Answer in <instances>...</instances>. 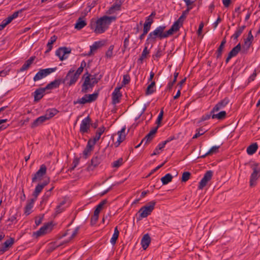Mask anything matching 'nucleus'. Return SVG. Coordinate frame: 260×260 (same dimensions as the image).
Wrapping results in <instances>:
<instances>
[{"instance_id":"9d476101","label":"nucleus","mask_w":260,"mask_h":260,"mask_svg":"<svg viewBox=\"0 0 260 260\" xmlns=\"http://www.w3.org/2000/svg\"><path fill=\"white\" fill-rule=\"evenodd\" d=\"M71 50L70 48L66 47H60L56 50L55 54L59 58L60 60L62 61L68 58V56L66 54H70L71 52Z\"/></svg>"},{"instance_id":"de8ad7c7","label":"nucleus","mask_w":260,"mask_h":260,"mask_svg":"<svg viewBox=\"0 0 260 260\" xmlns=\"http://www.w3.org/2000/svg\"><path fill=\"white\" fill-rule=\"evenodd\" d=\"M131 78L128 74L124 75L123 76V80L122 81L121 87L128 84L130 82Z\"/></svg>"},{"instance_id":"6ab92c4d","label":"nucleus","mask_w":260,"mask_h":260,"mask_svg":"<svg viewBox=\"0 0 260 260\" xmlns=\"http://www.w3.org/2000/svg\"><path fill=\"white\" fill-rule=\"evenodd\" d=\"M36 58L35 56H31L28 59H27L23 66L20 68L18 72H22L26 70H27L31 66V64L33 63L34 61Z\"/></svg>"},{"instance_id":"4468645a","label":"nucleus","mask_w":260,"mask_h":260,"mask_svg":"<svg viewBox=\"0 0 260 260\" xmlns=\"http://www.w3.org/2000/svg\"><path fill=\"white\" fill-rule=\"evenodd\" d=\"M95 144V143L93 142L91 140H88L87 144L83 152L85 158H87L91 154V152L93 150Z\"/></svg>"},{"instance_id":"c756f323","label":"nucleus","mask_w":260,"mask_h":260,"mask_svg":"<svg viewBox=\"0 0 260 260\" xmlns=\"http://www.w3.org/2000/svg\"><path fill=\"white\" fill-rule=\"evenodd\" d=\"M258 145L257 143H253L247 147V152L249 155H252L256 151Z\"/></svg>"},{"instance_id":"e433bc0d","label":"nucleus","mask_w":260,"mask_h":260,"mask_svg":"<svg viewBox=\"0 0 260 260\" xmlns=\"http://www.w3.org/2000/svg\"><path fill=\"white\" fill-rule=\"evenodd\" d=\"M173 178V176L171 174H167L161 178V181L163 185H166L170 182Z\"/></svg>"},{"instance_id":"b1692460","label":"nucleus","mask_w":260,"mask_h":260,"mask_svg":"<svg viewBox=\"0 0 260 260\" xmlns=\"http://www.w3.org/2000/svg\"><path fill=\"white\" fill-rule=\"evenodd\" d=\"M36 200L31 199L27 201V203L24 208V214L26 215H28L31 213V210L34 206V204Z\"/></svg>"},{"instance_id":"603ef678","label":"nucleus","mask_w":260,"mask_h":260,"mask_svg":"<svg viewBox=\"0 0 260 260\" xmlns=\"http://www.w3.org/2000/svg\"><path fill=\"white\" fill-rule=\"evenodd\" d=\"M123 164V158L122 157L119 158L116 161H114L112 163V167L113 168H118L121 166Z\"/></svg>"},{"instance_id":"f704fd0d","label":"nucleus","mask_w":260,"mask_h":260,"mask_svg":"<svg viewBox=\"0 0 260 260\" xmlns=\"http://www.w3.org/2000/svg\"><path fill=\"white\" fill-rule=\"evenodd\" d=\"M219 148V146H213L207 152H206L205 154L201 155L199 157V158H204L208 155H211L213 153H216L217 152H218Z\"/></svg>"},{"instance_id":"680f3d73","label":"nucleus","mask_w":260,"mask_h":260,"mask_svg":"<svg viewBox=\"0 0 260 260\" xmlns=\"http://www.w3.org/2000/svg\"><path fill=\"white\" fill-rule=\"evenodd\" d=\"M163 115H164V111H163V109H162L161 110V111H160V113H159V114L157 117V120L156 121V123L158 125L159 124H160V123L162 119Z\"/></svg>"},{"instance_id":"f8f14e48","label":"nucleus","mask_w":260,"mask_h":260,"mask_svg":"<svg viewBox=\"0 0 260 260\" xmlns=\"http://www.w3.org/2000/svg\"><path fill=\"white\" fill-rule=\"evenodd\" d=\"M49 178H48V179L44 180L43 182L39 183L36 186L35 190L32 193V196L34 197V199L37 200L38 196L41 192L43 189L44 188L45 186H46L47 185L49 184Z\"/></svg>"},{"instance_id":"ddd939ff","label":"nucleus","mask_w":260,"mask_h":260,"mask_svg":"<svg viewBox=\"0 0 260 260\" xmlns=\"http://www.w3.org/2000/svg\"><path fill=\"white\" fill-rule=\"evenodd\" d=\"M121 86L116 87L112 94V102L116 104L119 103L122 96V93L120 92Z\"/></svg>"},{"instance_id":"a18cd8bd","label":"nucleus","mask_w":260,"mask_h":260,"mask_svg":"<svg viewBox=\"0 0 260 260\" xmlns=\"http://www.w3.org/2000/svg\"><path fill=\"white\" fill-rule=\"evenodd\" d=\"M224 46L222 45V44H220L219 46L218 47L217 50L216 51L215 55L216 58H219L221 57L222 51L223 50Z\"/></svg>"},{"instance_id":"f03ea898","label":"nucleus","mask_w":260,"mask_h":260,"mask_svg":"<svg viewBox=\"0 0 260 260\" xmlns=\"http://www.w3.org/2000/svg\"><path fill=\"white\" fill-rule=\"evenodd\" d=\"M166 28L165 25H160L156 27L153 31L150 32L146 40V44H151L150 48H152L154 43H155L156 39L162 40L164 38H168L169 36L167 31H165Z\"/></svg>"},{"instance_id":"aec40b11","label":"nucleus","mask_w":260,"mask_h":260,"mask_svg":"<svg viewBox=\"0 0 260 260\" xmlns=\"http://www.w3.org/2000/svg\"><path fill=\"white\" fill-rule=\"evenodd\" d=\"M45 89L44 88H39L34 92V101L38 102L40 101L44 96Z\"/></svg>"},{"instance_id":"13d9d810","label":"nucleus","mask_w":260,"mask_h":260,"mask_svg":"<svg viewBox=\"0 0 260 260\" xmlns=\"http://www.w3.org/2000/svg\"><path fill=\"white\" fill-rule=\"evenodd\" d=\"M162 55V51L160 48H159L155 54L152 55V58L154 59H158Z\"/></svg>"},{"instance_id":"a19ab883","label":"nucleus","mask_w":260,"mask_h":260,"mask_svg":"<svg viewBox=\"0 0 260 260\" xmlns=\"http://www.w3.org/2000/svg\"><path fill=\"white\" fill-rule=\"evenodd\" d=\"M86 62L84 60H83L81 63L80 67L78 68L75 72H74V73L79 77L81 74L83 72L84 68L86 66Z\"/></svg>"},{"instance_id":"5701e85b","label":"nucleus","mask_w":260,"mask_h":260,"mask_svg":"<svg viewBox=\"0 0 260 260\" xmlns=\"http://www.w3.org/2000/svg\"><path fill=\"white\" fill-rule=\"evenodd\" d=\"M151 242V238L148 234H145L141 239V244L142 248L145 250L148 247Z\"/></svg>"},{"instance_id":"a211bd4d","label":"nucleus","mask_w":260,"mask_h":260,"mask_svg":"<svg viewBox=\"0 0 260 260\" xmlns=\"http://www.w3.org/2000/svg\"><path fill=\"white\" fill-rule=\"evenodd\" d=\"M14 243V239L10 238L7 240L3 244L2 248L0 249V254L4 253L6 251L8 248L11 247Z\"/></svg>"},{"instance_id":"7ed1b4c3","label":"nucleus","mask_w":260,"mask_h":260,"mask_svg":"<svg viewBox=\"0 0 260 260\" xmlns=\"http://www.w3.org/2000/svg\"><path fill=\"white\" fill-rule=\"evenodd\" d=\"M102 76L100 75L98 78H91V75L86 71L82 76V79L84 81L82 85L81 92L87 93L92 90L94 86L100 81Z\"/></svg>"},{"instance_id":"473e14b6","label":"nucleus","mask_w":260,"mask_h":260,"mask_svg":"<svg viewBox=\"0 0 260 260\" xmlns=\"http://www.w3.org/2000/svg\"><path fill=\"white\" fill-rule=\"evenodd\" d=\"M119 234V232L118 230L117 226H116L114 229V233L113 234L112 237L110 240V242L112 245H115L116 244V241L118 238Z\"/></svg>"},{"instance_id":"4c0bfd02","label":"nucleus","mask_w":260,"mask_h":260,"mask_svg":"<svg viewBox=\"0 0 260 260\" xmlns=\"http://www.w3.org/2000/svg\"><path fill=\"white\" fill-rule=\"evenodd\" d=\"M226 113L225 111H222L217 114H213L212 115L213 119H217L219 120L223 119L226 116Z\"/></svg>"},{"instance_id":"c9c22d12","label":"nucleus","mask_w":260,"mask_h":260,"mask_svg":"<svg viewBox=\"0 0 260 260\" xmlns=\"http://www.w3.org/2000/svg\"><path fill=\"white\" fill-rule=\"evenodd\" d=\"M192 7H188L187 9L182 12V15L178 18L179 21H181V23H183V22L186 18L187 15L188 14L189 12L192 9Z\"/></svg>"},{"instance_id":"4d7b16f0","label":"nucleus","mask_w":260,"mask_h":260,"mask_svg":"<svg viewBox=\"0 0 260 260\" xmlns=\"http://www.w3.org/2000/svg\"><path fill=\"white\" fill-rule=\"evenodd\" d=\"M149 45H146V43H145V47L142 51V53L141 54V56H142V57L146 58L147 55H148L150 53L149 50H148V47Z\"/></svg>"},{"instance_id":"052dcab7","label":"nucleus","mask_w":260,"mask_h":260,"mask_svg":"<svg viewBox=\"0 0 260 260\" xmlns=\"http://www.w3.org/2000/svg\"><path fill=\"white\" fill-rule=\"evenodd\" d=\"M52 193L49 191H47L44 194L42 197V202H47L48 199L51 196Z\"/></svg>"},{"instance_id":"0eeeda50","label":"nucleus","mask_w":260,"mask_h":260,"mask_svg":"<svg viewBox=\"0 0 260 260\" xmlns=\"http://www.w3.org/2000/svg\"><path fill=\"white\" fill-rule=\"evenodd\" d=\"M91 122V119L89 116H87L82 120L80 126V132L82 134L89 133Z\"/></svg>"},{"instance_id":"6e6552de","label":"nucleus","mask_w":260,"mask_h":260,"mask_svg":"<svg viewBox=\"0 0 260 260\" xmlns=\"http://www.w3.org/2000/svg\"><path fill=\"white\" fill-rule=\"evenodd\" d=\"M74 72L75 70L73 69H71L62 82L64 83L66 80H69V82L68 83L69 86L75 84L79 79V77L74 73Z\"/></svg>"},{"instance_id":"338daca9","label":"nucleus","mask_w":260,"mask_h":260,"mask_svg":"<svg viewBox=\"0 0 260 260\" xmlns=\"http://www.w3.org/2000/svg\"><path fill=\"white\" fill-rule=\"evenodd\" d=\"M13 18L11 16H9L6 19H4L2 22L4 23V24L6 26L9 23H10L13 20Z\"/></svg>"},{"instance_id":"f257e3e1","label":"nucleus","mask_w":260,"mask_h":260,"mask_svg":"<svg viewBox=\"0 0 260 260\" xmlns=\"http://www.w3.org/2000/svg\"><path fill=\"white\" fill-rule=\"evenodd\" d=\"M116 19V16L104 15L98 19L92 18L89 22V27L96 34L105 32L109 27L113 21Z\"/></svg>"},{"instance_id":"5fc2aeb1","label":"nucleus","mask_w":260,"mask_h":260,"mask_svg":"<svg viewBox=\"0 0 260 260\" xmlns=\"http://www.w3.org/2000/svg\"><path fill=\"white\" fill-rule=\"evenodd\" d=\"M56 70V67L53 68H47V69H42V70L44 72V74L45 77L47 76V75H49L51 73L55 71Z\"/></svg>"},{"instance_id":"cd10ccee","label":"nucleus","mask_w":260,"mask_h":260,"mask_svg":"<svg viewBox=\"0 0 260 260\" xmlns=\"http://www.w3.org/2000/svg\"><path fill=\"white\" fill-rule=\"evenodd\" d=\"M87 25L85 20H83V18L79 17L75 25V28L78 30H80Z\"/></svg>"},{"instance_id":"09e8293b","label":"nucleus","mask_w":260,"mask_h":260,"mask_svg":"<svg viewBox=\"0 0 260 260\" xmlns=\"http://www.w3.org/2000/svg\"><path fill=\"white\" fill-rule=\"evenodd\" d=\"M98 92L93 93L91 94H87V99L88 100L89 103H91L92 102L95 101L98 98Z\"/></svg>"},{"instance_id":"8fccbe9b","label":"nucleus","mask_w":260,"mask_h":260,"mask_svg":"<svg viewBox=\"0 0 260 260\" xmlns=\"http://www.w3.org/2000/svg\"><path fill=\"white\" fill-rule=\"evenodd\" d=\"M107 202L106 199L103 200L96 206V208L102 211L106 207Z\"/></svg>"},{"instance_id":"7c9ffc66","label":"nucleus","mask_w":260,"mask_h":260,"mask_svg":"<svg viewBox=\"0 0 260 260\" xmlns=\"http://www.w3.org/2000/svg\"><path fill=\"white\" fill-rule=\"evenodd\" d=\"M245 28V25H243L241 26H239L237 28V30L232 36V38H233L234 40H237L238 38L241 35L243 32V30Z\"/></svg>"},{"instance_id":"9b49d317","label":"nucleus","mask_w":260,"mask_h":260,"mask_svg":"<svg viewBox=\"0 0 260 260\" xmlns=\"http://www.w3.org/2000/svg\"><path fill=\"white\" fill-rule=\"evenodd\" d=\"M213 176V171L211 170L207 171L204 174L203 178L199 182L198 186L199 189H202L205 186H206L208 181H209Z\"/></svg>"},{"instance_id":"393cba45","label":"nucleus","mask_w":260,"mask_h":260,"mask_svg":"<svg viewBox=\"0 0 260 260\" xmlns=\"http://www.w3.org/2000/svg\"><path fill=\"white\" fill-rule=\"evenodd\" d=\"M61 79H55L53 81H52L50 83L48 84L44 88L45 89V90L56 88L59 86L60 84H61Z\"/></svg>"},{"instance_id":"412c9836","label":"nucleus","mask_w":260,"mask_h":260,"mask_svg":"<svg viewBox=\"0 0 260 260\" xmlns=\"http://www.w3.org/2000/svg\"><path fill=\"white\" fill-rule=\"evenodd\" d=\"M104 45L102 41H99L94 42V43L90 46V51L87 54L88 56H91L93 53L97 50L100 47Z\"/></svg>"},{"instance_id":"79ce46f5","label":"nucleus","mask_w":260,"mask_h":260,"mask_svg":"<svg viewBox=\"0 0 260 260\" xmlns=\"http://www.w3.org/2000/svg\"><path fill=\"white\" fill-rule=\"evenodd\" d=\"M87 98V94H85L84 96L82 98L78 99V100L76 101H74V104L75 105L78 103L81 104H85L86 103H89Z\"/></svg>"},{"instance_id":"423d86ee","label":"nucleus","mask_w":260,"mask_h":260,"mask_svg":"<svg viewBox=\"0 0 260 260\" xmlns=\"http://www.w3.org/2000/svg\"><path fill=\"white\" fill-rule=\"evenodd\" d=\"M103 155L99 152H96L94 154L91 159L90 164L88 166L87 169L88 171H93L94 168L97 167L102 161Z\"/></svg>"},{"instance_id":"6e6d98bb","label":"nucleus","mask_w":260,"mask_h":260,"mask_svg":"<svg viewBox=\"0 0 260 260\" xmlns=\"http://www.w3.org/2000/svg\"><path fill=\"white\" fill-rule=\"evenodd\" d=\"M175 139V136H172L168 138L166 141H163L162 142L159 143V146L161 148H164L165 145L170 141Z\"/></svg>"},{"instance_id":"37998d69","label":"nucleus","mask_w":260,"mask_h":260,"mask_svg":"<svg viewBox=\"0 0 260 260\" xmlns=\"http://www.w3.org/2000/svg\"><path fill=\"white\" fill-rule=\"evenodd\" d=\"M45 77L44 72L42 70V69H40L39 71L36 74L35 77H34V81H37L39 80L42 79V78H44Z\"/></svg>"},{"instance_id":"0e129e2a","label":"nucleus","mask_w":260,"mask_h":260,"mask_svg":"<svg viewBox=\"0 0 260 260\" xmlns=\"http://www.w3.org/2000/svg\"><path fill=\"white\" fill-rule=\"evenodd\" d=\"M80 161V159L79 158H75L74 159L73 161V167L71 168V170H74L79 164Z\"/></svg>"},{"instance_id":"864d4df0","label":"nucleus","mask_w":260,"mask_h":260,"mask_svg":"<svg viewBox=\"0 0 260 260\" xmlns=\"http://www.w3.org/2000/svg\"><path fill=\"white\" fill-rule=\"evenodd\" d=\"M153 139V137L150 136L147 134L142 140V142H144V145L149 143Z\"/></svg>"},{"instance_id":"c85d7f7f","label":"nucleus","mask_w":260,"mask_h":260,"mask_svg":"<svg viewBox=\"0 0 260 260\" xmlns=\"http://www.w3.org/2000/svg\"><path fill=\"white\" fill-rule=\"evenodd\" d=\"M58 112V111L56 109H50L46 111V113L44 115V116L46 117L47 120H48L50 118H52L55 115H56Z\"/></svg>"},{"instance_id":"3c124183","label":"nucleus","mask_w":260,"mask_h":260,"mask_svg":"<svg viewBox=\"0 0 260 260\" xmlns=\"http://www.w3.org/2000/svg\"><path fill=\"white\" fill-rule=\"evenodd\" d=\"M191 174L189 172H184L182 174V178H181V181L182 182H185L189 180L190 178Z\"/></svg>"},{"instance_id":"774afa93","label":"nucleus","mask_w":260,"mask_h":260,"mask_svg":"<svg viewBox=\"0 0 260 260\" xmlns=\"http://www.w3.org/2000/svg\"><path fill=\"white\" fill-rule=\"evenodd\" d=\"M257 75L256 70H255L254 71V72L252 73V75L249 77L248 78V82H250L251 81H253L255 80V78Z\"/></svg>"},{"instance_id":"f3484780","label":"nucleus","mask_w":260,"mask_h":260,"mask_svg":"<svg viewBox=\"0 0 260 260\" xmlns=\"http://www.w3.org/2000/svg\"><path fill=\"white\" fill-rule=\"evenodd\" d=\"M182 25L183 23H181V21H179L178 19L172 25L171 27L167 31L169 36H171L174 32L179 30V28L182 26Z\"/></svg>"},{"instance_id":"4be33fe9","label":"nucleus","mask_w":260,"mask_h":260,"mask_svg":"<svg viewBox=\"0 0 260 260\" xmlns=\"http://www.w3.org/2000/svg\"><path fill=\"white\" fill-rule=\"evenodd\" d=\"M106 129V127L103 125L102 126L98 128L95 133V136L93 138H90L89 140H91V141L96 143L98 141H99L101 138L102 135L104 133Z\"/></svg>"},{"instance_id":"e2e57ef3","label":"nucleus","mask_w":260,"mask_h":260,"mask_svg":"<svg viewBox=\"0 0 260 260\" xmlns=\"http://www.w3.org/2000/svg\"><path fill=\"white\" fill-rule=\"evenodd\" d=\"M99 219V216H96V215L93 214L90 219V223L91 225H94L96 224V222L98 221Z\"/></svg>"},{"instance_id":"72a5a7b5","label":"nucleus","mask_w":260,"mask_h":260,"mask_svg":"<svg viewBox=\"0 0 260 260\" xmlns=\"http://www.w3.org/2000/svg\"><path fill=\"white\" fill-rule=\"evenodd\" d=\"M155 91V82L152 81L148 86L146 90V94L149 95L152 94Z\"/></svg>"},{"instance_id":"bf43d9fd","label":"nucleus","mask_w":260,"mask_h":260,"mask_svg":"<svg viewBox=\"0 0 260 260\" xmlns=\"http://www.w3.org/2000/svg\"><path fill=\"white\" fill-rule=\"evenodd\" d=\"M203 129L202 128H199L196 129V134L193 136L192 139H197L199 137L203 135L205 132H202Z\"/></svg>"},{"instance_id":"49530a36","label":"nucleus","mask_w":260,"mask_h":260,"mask_svg":"<svg viewBox=\"0 0 260 260\" xmlns=\"http://www.w3.org/2000/svg\"><path fill=\"white\" fill-rule=\"evenodd\" d=\"M114 49V45H110L106 52L105 56L107 58H111L113 56V50Z\"/></svg>"},{"instance_id":"2eb2a0df","label":"nucleus","mask_w":260,"mask_h":260,"mask_svg":"<svg viewBox=\"0 0 260 260\" xmlns=\"http://www.w3.org/2000/svg\"><path fill=\"white\" fill-rule=\"evenodd\" d=\"M229 102L228 98H225L219 102L213 108L211 111V113H214L215 112H217L221 109H222L225 107Z\"/></svg>"},{"instance_id":"bb28decb","label":"nucleus","mask_w":260,"mask_h":260,"mask_svg":"<svg viewBox=\"0 0 260 260\" xmlns=\"http://www.w3.org/2000/svg\"><path fill=\"white\" fill-rule=\"evenodd\" d=\"M47 120L46 117L44 115L41 116L37 118L31 124V128H35L38 126L39 125L45 122Z\"/></svg>"},{"instance_id":"c03bdc74","label":"nucleus","mask_w":260,"mask_h":260,"mask_svg":"<svg viewBox=\"0 0 260 260\" xmlns=\"http://www.w3.org/2000/svg\"><path fill=\"white\" fill-rule=\"evenodd\" d=\"M123 3V1H119V2L115 3L112 6L111 8L115 11H118L121 10V5Z\"/></svg>"},{"instance_id":"ea45409f","label":"nucleus","mask_w":260,"mask_h":260,"mask_svg":"<svg viewBox=\"0 0 260 260\" xmlns=\"http://www.w3.org/2000/svg\"><path fill=\"white\" fill-rule=\"evenodd\" d=\"M118 138L117 141L114 143L115 147H118L120 143H122L125 139V134H117Z\"/></svg>"},{"instance_id":"1a4fd4ad","label":"nucleus","mask_w":260,"mask_h":260,"mask_svg":"<svg viewBox=\"0 0 260 260\" xmlns=\"http://www.w3.org/2000/svg\"><path fill=\"white\" fill-rule=\"evenodd\" d=\"M46 166L43 164L40 166L39 170L35 173L32 178V182H36L42 179L43 177L46 174Z\"/></svg>"},{"instance_id":"a878e982","label":"nucleus","mask_w":260,"mask_h":260,"mask_svg":"<svg viewBox=\"0 0 260 260\" xmlns=\"http://www.w3.org/2000/svg\"><path fill=\"white\" fill-rule=\"evenodd\" d=\"M153 20L152 18L147 17L146 18L145 22L144 24L143 31L148 33L151 28V24L153 23Z\"/></svg>"},{"instance_id":"2f4dec72","label":"nucleus","mask_w":260,"mask_h":260,"mask_svg":"<svg viewBox=\"0 0 260 260\" xmlns=\"http://www.w3.org/2000/svg\"><path fill=\"white\" fill-rule=\"evenodd\" d=\"M241 44L239 43L232 49V50L229 53V54L233 57H235L238 54L239 51L241 50Z\"/></svg>"},{"instance_id":"39448f33","label":"nucleus","mask_w":260,"mask_h":260,"mask_svg":"<svg viewBox=\"0 0 260 260\" xmlns=\"http://www.w3.org/2000/svg\"><path fill=\"white\" fill-rule=\"evenodd\" d=\"M251 168L253 172L250 176L249 185L250 187H253L256 185V181L260 177V167H258V164L254 163Z\"/></svg>"},{"instance_id":"20e7f679","label":"nucleus","mask_w":260,"mask_h":260,"mask_svg":"<svg viewBox=\"0 0 260 260\" xmlns=\"http://www.w3.org/2000/svg\"><path fill=\"white\" fill-rule=\"evenodd\" d=\"M156 204L155 201H152L148 202L145 206L141 207L139 210V217L138 220H141L142 218L147 217L150 215L154 208Z\"/></svg>"},{"instance_id":"58836bf2","label":"nucleus","mask_w":260,"mask_h":260,"mask_svg":"<svg viewBox=\"0 0 260 260\" xmlns=\"http://www.w3.org/2000/svg\"><path fill=\"white\" fill-rule=\"evenodd\" d=\"M253 40V37L252 35L251 31L250 30L248 32L247 39L244 40V45L247 46V47L249 48Z\"/></svg>"},{"instance_id":"dca6fc26","label":"nucleus","mask_w":260,"mask_h":260,"mask_svg":"<svg viewBox=\"0 0 260 260\" xmlns=\"http://www.w3.org/2000/svg\"><path fill=\"white\" fill-rule=\"evenodd\" d=\"M52 223H47V224L41 227L38 231L34 233V235L36 236V237H40L44 235L47 232V230H51Z\"/></svg>"},{"instance_id":"69168bd1","label":"nucleus","mask_w":260,"mask_h":260,"mask_svg":"<svg viewBox=\"0 0 260 260\" xmlns=\"http://www.w3.org/2000/svg\"><path fill=\"white\" fill-rule=\"evenodd\" d=\"M129 35H128L127 37L126 38H125L124 40L123 47L124 48V49L127 48L129 45Z\"/></svg>"}]
</instances>
